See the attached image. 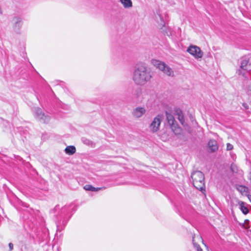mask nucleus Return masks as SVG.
I'll list each match as a JSON object with an SVG mask.
<instances>
[{"label": "nucleus", "mask_w": 251, "mask_h": 251, "mask_svg": "<svg viewBox=\"0 0 251 251\" xmlns=\"http://www.w3.org/2000/svg\"><path fill=\"white\" fill-rule=\"evenodd\" d=\"M152 78V73L150 68L143 63L137 64L133 72L132 79L136 85L143 86Z\"/></svg>", "instance_id": "obj_1"}, {"label": "nucleus", "mask_w": 251, "mask_h": 251, "mask_svg": "<svg viewBox=\"0 0 251 251\" xmlns=\"http://www.w3.org/2000/svg\"><path fill=\"white\" fill-rule=\"evenodd\" d=\"M193 184L197 189L202 190L204 187V176L200 171L193 172L191 175Z\"/></svg>", "instance_id": "obj_2"}, {"label": "nucleus", "mask_w": 251, "mask_h": 251, "mask_svg": "<svg viewBox=\"0 0 251 251\" xmlns=\"http://www.w3.org/2000/svg\"><path fill=\"white\" fill-rule=\"evenodd\" d=\"M166 116L168 123L170 126L173 132L176 135H184L185 134L184 132H183V129L178 126L174 116L171 113L166 112Z\"/></svg>", "instance_id": "obj_3"}, {"label": "nucleus", "mask_w": 251, "mask_h": 251, "mask_svg": "<svg viewBox=\"0 0 251 251\" xmlns=\"http://www.w3.org/2000/svg\"><path fill=\"white\" fill-rule=\"evenodd\" d=\"M249 59L246 58H242L240 65V69L237 71V73L244 77L245 80L251 78V74L248 70Z\"/></svg>", "instance_id": "obj_4"}, {"label": "nucleus", "mask_w": 251, "mask_h": 251, "mask_svg": "<svg viewBox=\"0 0 251 251\" xmlns=\"http://www.w3.org/2000/svg\"><path fill=\"white\" fill-rule=\"evenodd\" d=\"M151 63L167 75L171 77L174 76V72L173 69L164 62L154 59L151 61Z\"/></svg>", "instance_id": "obj_5"}, {"label": "nucleus", "mask_w": 251, "mask_h": 251, "mask_svg": "<svg viewBox=\"0 0 251 251\" xmlns=\"http://www.w3.org/2000/svg\"><path fill=\"white\" fill-rule=\"evenodd\" d=\"M175 115L177 116V119L179 120L181 124L183 127L184 130L189 133H191L192 130L191 127L185 122L184 115L182 111L179 109L176 108L175 110Z\"/></svg>", "instance_id": "obj_6"}, {"label": "nucleus", "mask_w": 251, "mask_h": 251, "mask_svg": "<svg viewBox=\"0 0 251 251\" xmlns=\"http://www.w3.org/2000/svg\"><path fill=\"white\" fill-rule=\"evenodd\" d=\"M162 118V115H158L153 119L149 126L151 132L154 133L159 130Z\"/></svg>", "instance_id": "obj_7"}, {"label": "nucleus", "mask_w": 251, "mask_h": 251, "mask_svg": "<svg viewBox=\"0 0 251 251\" xmlns=\"http://www.w3.org/2000/svg\"><path fill=\"white\" fill-rule=\"evenodd\" d=\"M34 113L35 117L41 122L48 123L50 121V117L48 115H45L40 108H35Z\"/></svg>", "instance_id": "obj_8"}, {"label": "nucleus", "mask_w": 251, "mask_h": 251, "mask_svg": "<svg viewBox=\"0 0 251 251\" xmlns=\"http://www.w3.org/2000/svg\"><path fill=\"white\" fill-rule=\"evenodd\" d=\"M187 51L193 56L196 59L201 58L203 55V53L201 49L195 45L190 46L188 48Z\"/></svg>", "instance_id": "obj_9"}, {"label": "nucleus", "mask_w": 251, "mask_h": 251, "mask_svg": "<svg viewBox=\"0 0 251 251\" xmlns=\"http://www.w3.org/2000/svg\"><path fill=\"white\" fill-rule=\"evenodd\" d=\"M12 23L13 30L16 32H19L22 26V19L17 16L14 17L12 20Z\"/></svg>", "instance_id": "obj_10"}, {"label": "nucleus", "mask_w": 251, "mask_h": 251, "mask_svg": "<svg viewBox=\"0 0 251 251\" xmlns=\"http://www.w3.org/2000/svg\"><path fill=\"white\" fill-rule=\"evenodd\" d=\"M146 109L144 107L138 106L134 108L132 111V115L135 118H140L145 114Z\"/></svg>", "instance_id": "obj_11"}, {"label": "nucleus", "mask_w": 251, "mask_h": 251, "mask_svg": "<svg viewBox=\"0 0 251 251\" xmlns=\"http://www.w3.org/2000/svg\"><path fill=\"white\" fill-rule=\"evenodd\" d=\"M200 243H202L204 244L202 237L199 235H194L193 237V244L194 248L196 249L197 251H202L200 246Z\"/></svg>", "instance_id": "obj_12"}, {"label": "nucleus", "mask_w": 251, "mask_h": 251, "mask_svg": "<svg viewBox=\"0 0 251 251\" xmlns=\"http://www.w3.org/2000/svg\"><path fill=\"white\" fill-rule=\"evenodd\" d=\"M160 23L158 24L157 27L161 30V32L164 33H167L166 29L167 27L165 25V23L164 21L163 18L159 16Z\"/></svg>", "instance_id": "obj_13"}, {"label": "nucleus", "mask_w": 251, "mask_h": 251, "mask_svg": "<svg viewBox=\"0 0 251 251\" xmlns=\"http://www.w3.org/2000/svg\"><path fill=\"white\" fill-rule=\"evenodd\" d=\"M76 151L75 147L74 146H67L65 149V152L67 154L73 155Z\"/></svg>", "instance_id": "obj_14"}, {"label": "nucleus", "mask_w": 251, "mask_h": 251, "mask_svg": "<svg viewBox=\"0 0 251 251\" xmlns=\"http://www.w3.org/2000/svg\"><path fill=\"white\" fill-rule=\"evenodd\" d=\"M125 8H130L132 7V2L131 0H119Z\"/></svg>", "instance_id": "obj_15"}, {"label": "nucleus", "mask_w": 251, "mask_h": 251, "mask_svg": "<svg viewBox=\"0 0 251 251\" xmlns=\"http://www.w3.org/2000/svg\"><path fill=\"white\" fill-rule=\"evenodd\" d=\"M218 147L217 142H208V149L211 152L215 151L218 150Z\"/></svg>", "instance_id": "obj_16"}, {"label": "nucleus", "mask_w": 251, "mask_h": 251, "mask_svg": "<svg viewBox=\"0 0 251 251\" xmlns=\"http://www.w3.org/2000/svg\"><path fill=\"white\" fill-rule=\"evenodd\" d=\"M207 136L209 138V141H216L218 140V135L214 133L210 132L207 134Z\"/></svg>", "instance_id": "obj_17"}, {"label": "nucleus", "mask_w": 251, "mask_h": 251, "mask_svg": "<svg viewBox=\"0 0 251 251\" xmlns=\"http://www.w3.org/2000/svg\"><path fill=\"white\" fill-rule=\"evenodd\" d=\"M238 204L240 206L241 211L244 214H246L249 212L248 209L244 206V203L243 201H239Z\"/></svg>", "instance_id": "obj_18"}, {"label": "nucleus", "mask_w": 251, "mask_h": 251, "mask_svg": "<svg viewBox=\"0 0 251 251\" xmlns=\"http://www.w3.org/2000/svg\"><path fill=\"white\" fill-rule=\"evenodd\" d=\"M236 188L241 194L246 193L247 191V188L242 185H238L237 186Z\"/></svg>", "instance_id": "obj_19"}, {"label": "nucleus", "mask_w": 251, "mask_h": 251, "mask_svg": "<svg viewBox=\"0 0 251 251\" xmlns=\"http://www.w3.org/2000/svg\"><path fill=\"white\" fill-rule=\"evenodd\" d=\"M247 90L248 95H251V78L249 80H247Z\"/></svg>", "instance_id": "obj_20"}, {"label": "nucleus", "mask_w": 251, "mask_h": 251, "mask_svg": "<svg viewBox=\"0 0 251 251\" xmlns=\"http://www.w3.org/2000/svg\"><path fill=\"white\" fill-rule=\"evenodd\" d=\"M84 189L86 191H95V187L91 185H86L84 186Z\"/></svg>", "instance_id": "obj_21"}, {"label": "nucleus", "mask_w": 251, "mask_h": 251, "mask_svg": "<svg viewBox=\"0 0 251 251\" xmlns=\"http://www.w3.org/2000/svg\"><path fill=\"white\" fill-rule=\"evenodd\" d=\"M197 131L198 133L197 134V136L199 137L202 136L203 135V129L201 127H198L197 128Z\"/></svg>", "instance_id": "obj_22"}, {"label": "nucleus", "mask_w": 251, "mask_h": 251, "mask_svg": "<svg viewBox=\"0 0 251 251\" xmlns=\"http://www.w3.org/2000/svg\"><path fill=\"white\" fill-rule=\"evenodd\" d=\"M226 149L227 150H231L233 149V146L232 145L230 144V143H227L226 144Z\"/></svg>", "instance_id": "obj_23"}, {"label": "nucleus", "mask_w": 251, "mask_h": 251, "mask_svg": "<svg viewBox=\"0 0 251 251\" xmlns=\"http://www.w3.org/2000/svg\"><path fill=\"white\" fill-rule=\"evenodd\" d=\"M242 106L245 109H248L249 108V106L247 103H243Z\"/></svg>", "instance_id": "obj_24"}, {"label": "nucleus", "mask_w": 251, "mask_h": 251, "mask_svg": "<svg viewBox=\"0 0 251 251\" xmlns=\"http://www.w3.org/2000/svg\"><path fill=\"white\" fill-rule=\"evenodd\" d=\"M9 249H10V251H12L13 249V245L12 243H10L9 244Z\"/></svg>", "instance_id": "obj_25"}, {"label": "nucleus", "mask_w": 251, "mask_h": 251, "mask_svg": "<svg viewBox=\"0 0 251 251\" xmlns=\"http://www.w3.org/2000/svg\"><path fill=\"white\" fill-rule=\"evenodd\" d=\"M102 189V188H95V191H98L99 190Z\"/></svg>", "instance_id": "obj_26"}, {"label": "nucleus", "mask_w": 251, "mask_h": 251, "mask_svg": "<svg viewBox=\"0 0 251 251\" xmlns=\"http://www.w3.org/2000/svg\"><path fill=\"white\" fill-rule=\"evenodd\" d=\"M45 135H43V137H44ZM43 139L44 140H46V139H50V138H46L45 137H43Z\"/></svg>", "instance_id": "obj_27"}, {"label": "nucleus", "mask_w": 251, "mask_h": 251, "mask_svg": "<svg viewBox=\"0 0 251 251\" xmlns=\"http://www.w3.org/2000/svg\"><path fill=\"white\" fill-rule=\"evenodd\" d=\"M205 247L208 249V247L206 246V245H204Z\"/></svg>", "instance_id": "obj_28"}]
</instances>
